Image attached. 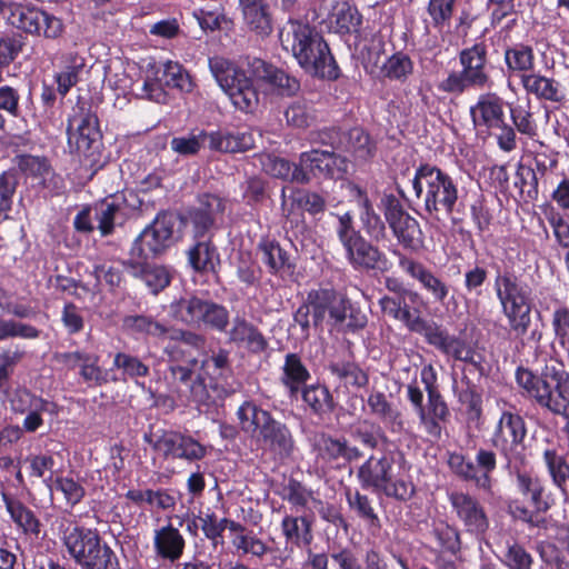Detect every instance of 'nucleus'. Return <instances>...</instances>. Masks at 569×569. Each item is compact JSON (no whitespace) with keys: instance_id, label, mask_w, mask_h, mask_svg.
<instances>
[{"instance_id":"obj_1","label":"nucleus","mask_w":569,"mask_h":569,"mask_svg":"<svg viewBox=\"0 0 569 569\" xmlns=\"http://www.w3.org/2000/svg\"><path fill=\"white\" fill-rule=\"evenodd\" d=\"M280 42L306 72L336 78L335 59L322 36L309 23L290 19L280 30Z\"/></svg>"},{"instance_id":"obj_2","label":"nucleus","mask_w":569,"mask_h":569,"mask_svg":"<svg viewBox=\"0 0 569 569\" xmlns=\"http://www.w3.org/2000/svg\"><path fill=\"white\" fill-rule=\"evenodd\" d=\"M58 533L70 559L81 569H120L116 551L97 528L62 518Z\"/></svg>"},{"instance_id":"obj_3","label":"nucleus","mask_w":569,"mask_h":569,"mask_svg":"<svg viewBox=\"0 0 569 569\" xmlns=\"http://www.w3.org/2000/svg\"><path fill=\"white\" fill-rule=\"evenodd\" d=\"M493 289L510 331L517 338L527 335L533 308L530 286L513 271L505 270L497 272Z\"/></svg>"},{"instance_id":"obj_4","label":"nucleus","mask_w":569,"mask_h":569,"mask_svg":"<svg viewBox=\"0 0 569 569\" xmlns=\"http://www.w3.org/2000/svg\"><path fill=\"white\" fill-rule=\"evenodd\" d=\"M417 198L425 209L437 219L442 214L455 221L452 212L458 201V189L452 178L429 163L420 164L410 180Z\"/></svg>"},{"instance_id":"obj_5","label":"nucleus","mask_w":569,"mask_h":569,"mask_svg":"<svg viewBox=\"0 0 569 569\" xmlns=\"http://www.w3.org/2000/svg\"><path fill=\"white\" fill-rule=\"evenodd\" d=\"M516 487L518 492L528 501L531 508L515 500L509 505V512L513 519L528 526L529 529L546 531L549 520L545 516L553 505V498L547 490L545 482L537 476L527 471L517 470Z\"/></svg>"},{"instance_id":"obj_6","label":"nucleus","mask_w":569,"mask_h":569,"mask_svg":"<svg viewBox=\"0 0 569 569\" xmlns=\"http://www.w3.org/2000/svg\"><path fill=\"white\" fill-rule=\"evenodd\" d=\"M528 425L515 409H503L492 428L490 443L505 460L506 468H516L527 462Z\"/></svg>"},{"instance_id":"obj_7","label":"nucleus","mask_w":569,"mask_h":569,"mask_svg":"<svg viewBox=\"0 0 569 569\" xmlns=\"http://www.w3.org/2000/svg\"><path fill=\"white\" fill-rule=\"evenodd\" d=\"M335 232L343 250L346 261L353 270L382 269L387 263L386 254L373 244L375 241L366 239L355 226L350 211L336 213Z\"/></svg>"},{"instance_id":"obj_8","label":"nucleus","mask_w":569,"mask_h":569,"mask_svg":"<svg viewBox=\"0 0 569 569\" xmlns=\"http://www.w3.org/2000/svg\"><path fill=\"white\" fill-rule=\"evenodd\" d=\"M393 465L392 451L382 452L379 457L370 455L357 471L360 487L365 490L382 492L400 501L410 499L413 487L403 479H395Z\"/></svg>"},{"instance_id":"obj_9","label":"nucleus","mask_w":569,"mask_h":569,"mask_svg":"<svg viewBox=\"0 0 569 569\" xmlns=\"http://www.w3.org/2000/svg\"><path fill=\"white\" fill-rule=\"evenodd\" d=\"M208 64L219 87L238 109L249 112L258 106L259 93L241 68L220 56L209 58Z\"/></svg>"},{"instance_id":"obj_10","label":"nucleus","mask_w":569,"mask_h":569,"mask_svg":"<svg viewBox=\"0 0 569 569\" xmlns=\"http://www.w3.org/2000/svg\"><path fill=\"white\" fill-rule=\"evenodd\" d=\"M461 71H452L439 84V89L447 93L460 94L468 88H485L490 82L487 70V47L476 43L459 53Z\"/></svg>"},{"instance_id":"obj_11","label":"nucleus","mask_w":569,"mask_h":569,"mask_svg":"<svg viewBox=\"0 0 569 569\" xmlns=\"http://www.w3.org/2000/svg\"><path fill=\"white\" fill-rule=\"evenodd\" d=\"M0 13L12 27L29 34L56 39L63 31L59 18L36 6L0 0Z\"/></svg>"},{"instance_id":"obj_12","label":"nucleus","mask_w":569,"mask_h":569,"mask_svg":"<svg viewBox=\"0 0 569 569\" xmlns=\"http://www.w3.org/2000/svg\"><path fill=\"white\" fill-rule=\"evenodd\" d=\"M172 310L182 322L224 332L229 325V311L220 303L196 296L181 298Z\"/></svg>"},{"instance_id":"obj_13","label":"nucleus","mask_w":569,"mask_h":569,"mask_svg":"<svg viewBox=\"0 0 569 569\" xmlns=\"http://www.w3.org/2000/svg\"><path fill=\"white\" fill-rule=\"evenodd\" d=\"M471 116L478 132L482 139H496L497 142H515L513 129L503 121V101L495 93H486L479 97Z\"/></svg>"},{"instance_id":"obj_14","label":"nucleus","mask_w":569,"mask_h":569,"mask_svg":"<svg viewBox=\"0 0 569 569\" xmlns=\"http://www.w3.org/2000/svg\"><path fill=\"white\" fill-rule=\"evenodd\" d=\"M143 440L153 450L162 453L164 459H180L187 462H197L207 456L206 447L190 435L172 430H157L146 432Z\"/></svg>"},{"instance_id":"obj_15","label":"nucleus","mask_w":569,"mask_h":569,"mask_svg":"<svg viewBox=\"0 0 569 569\" xmlns=\"http://www.w3.org/2000/svg\"><path fill=\"white\" fill-rule=\"evenodd\" d=\"M420 300V295L412 290L403 291L400 296H383L379 305L386 316L401 322L409 331L422 335L426 339L437 323L421 317L419 307H416Z\"/></svg>"},{"instance_id":"obj_16","label":"nucleus","mask_w":569,"mask_h":569,"mask_svg":"<svg viewBox=\"0 0 569 569\" xmlns=\"http://www.w3.org/2000/svg\"><path fill=\"white\" fill-rule=\"evenodd\" d=\"M177 219L173 213L159 212L132 243L130 256L157 257L170 248L173 242V231Z\"/></svg>"},{"instance_id":"obj_17","label":"nucleus","mask_w":569,"mask_h":569,"mask_svg":"<svg viewBox=\"0 0 569 569\" xmlns=\"http://www.w3.org/2000/svg\"><path fill=\"white\" fill-rule=\"evenodd\" d=\"M381 203L385 220L398 242L405 249L418 251L423 242L419 222L403 209L395 196H385Z\"/></svg>"},{"instance_id":"obj_18","label":"nucleus","mask_w":569,"mask_h":569,"mask_svg":"<svg viewBox=\"0 0 569 569\" xmlns=\"http://www.w3.org/2000/svg\"><path fill=\"white\" fill-rule=\"evenodd\" d=\"M254 440L279 465L292 461L298 451L290 427L274 417L268 421Z\"/></svg>"},{"instance_id":"obj_19","label":"nucleus","mask_w":569,"mask_h":569,"mask_svg":"<svg viewBox=\"0 0 569 569\" xmlns=\"http://www.w3.org/2000/svg\"><path fill=\"white\" fill-rule=\"evenodd\" d=\"M448 501L466 533L481 539L489 529V519L481 502L469 492L451 491Z\"/></svg>"},{"instance_id":"obj_20","label":"nucleus","mask_w":569,"mask_h":569,"mask_svg":"<svg viewBox=\"0 0 569 569\" xmlns=\"http://www.w3.org/2000/svg\"><path fill=\"white\" fill-rule=\"evenodd\" d=\"M148 259L130 256L122 261V267L127 274L141 281L156 296L170 284L172 276L167 267L148 262Z\"/></svg>"},{"instance_id":"obj_21","label":"nucleus","mask_w":569,"mask_h":569,"mask_svg":"<svg viewBox=\"0 0 569 569\" xmlns=\"http://www.w3.org/2000/svg\"><path fill=\"white\" fill-rule=\"evenodd\" d=\"M427 343L435 347L442 353L453 357L456 360L471 365L476 369H481L482 357L468 345L465 340L450 335L447 329L436 325L432 331L425 339Z\"/></svg>"},{"instance_id":"obj_22","label":"nucleus","mask_w":569,"mask_h":569,"mask_svg":"<svg viewBox=\"0 0 569 569\" xmlns=\"http://www.w3.org/2000/svg\"><path fill=\"white\" fill-rule=\"evenodd\" d=\"M393 254L398 257L399 268L405 273L417 280L436 302H445L449 295V284L446 281L423 263L405 256L399 250H393Z\"/></svg>"},{"instance_id":"obj_23","label":"nucleus","mask_w":569,"mask_h":569,"mask_svg":"<svg viewBox=\"0 0 569 569\" xmlns=\"http://www.w3.org/2000/svg\"><path fill=\"white\" fill-rule=\"evenodd\" d=\"M226 210V200L214 193L198 196L197 206L190 211V220L194 238H204L210 234L216 222L222 219Z\"/></svg>"},{"instance_id":"obj_24","label":"nucleus","mask_w":569,"mask_h":569,"mask_svg":"<svg viewBox=\"0 0 569 569\" xmlns=\"http://www.w3.org/2000/svg\"><path fill=\"white\" fill-rule=\"evenodd\" d=\"M547 378L549 379L548 389L541 398L540 406L563 417L569 425V372L562 365L556 363Z\"/></svg>"},{"instance_id":"obj_25","label":"nucleus","mask_w":569,"mask_h":569,"mask_svg":"<svg viewBox=\"0 0 569 569\" xmlns=\"http://www.w3.org/2000/svg\"><path fill=\"white\" fill-rule=\"evenodd\" d=\"M257 254L271 276L286 279L293 274L296 264L290 253L276 239L262 237L257 244Z\"/></svg>"},{"instance_id":"obj_26","label":"nucleus","mask_w":569,"mask_h":569,"mask_svg":"<svg viewBox=\"0 0 569 569\" xmlns=\"http://www.w3.org/2000/svg\"><path fill=\"white\" fill-rule=\"evenodd\" d=\"M249 71L252 77L270 86L280 96L292 97L300 90L297 78L264 60L252 59L249 62Z\"/></svg>"},{"instance_id":"obj_27","label":"nucleus","mask_w":569,"mask_h":569,"mask_svg":"<svg viewBox=\"0 0 569 569\" xmlns=\"http://www.w3.org/2000/svg\"><path fill=\"white\" fill-rule=\"evenodd\" d=\"M186 546V538L171 521L153 530V551L163 561L178 563L184 553Z\"/></svg>"},{"instance_id":"obj_28","label":"nucleus","mask_w":569,"mask_h":569,"mask_svg":"<svg viewBox=\"0 0 569 569\" xmlns=\"http://www.w3.org/2000/svg\"><path fill=\"white\" fill-rule=\"evenodd\" d=\"M263 134L260 129L241 127L236 131L213 130L210 126L207 128H193L187 138H173L171 142H254L262 140Z\"/></svg>"},{"instance_id":"obj_29","label":"nucleus","mask_w":569,"mask_h":569,"mask_svg":"<svg viewBox=\"0 0 569 569\" xmlns=\"http://www.w3.org/2000/svg\"><path fill=\"white\" fill-rule=\"evenodd\" d=\"M188 401L194 403L199 412L213 413L218 407L222 405L229 395V388L222 382L209 383L197 376L196 380L190 385Z\"/></svg>"},{"instance_id":"obj_30","label":"nucleus","mask_w":569,"mask_h":569,"mask_svg":"<svg viewBox=\"0 0 569 569\" xmlns=\"http://www.w3.org/2000/svg\"><path fill=\"white\" fill-rule=\"evenodd\" d=\"M423 431L433 440H440L445 423L449 420V407L440 393L427 396V403L417 415Z\"/></svg>"},{"instance_id":"obj_31","label":"nucleus","mask_w":569,"mask_h":569,"mask_svg":"<svg viewBox=\"0 0 569 569\" xmlns=\"http://www.w3.org/2000/svg\"><path fill=\"white\" fill-rule=\"evenodd\" d=\"M300 167L311 176H325L335 178L337 173H342L347 170V164L343 158L337 156L333 151H319L311 150L303 152L300 157Z\"/></svg>"},{"instance_id":"obj_32","label":"nucleus","mask_w":569,"mask_h":569,"mask_svg":"<svg viewBox=\"0 0 569 569\" xmlns=\"http://www.w3.org/2000/svg\"><path fill=\"white\" fill-rule=\"evenodd\" d=\"M258 160L262 170L273 177L283 181L308 183L311 179L305 168L299 164H291L287 159L278 157L273 153H261Z\"/></svg>"},{"instance_id":"obj_33","label":"nucleus","mask_w":569,"mask_h":569,"mask_svg":"<svg viewBox=\"0 0 569 569\" xmlns=\"http://www.w3.org/2000/svg\"><path fill=\"white\" fill-rule=\"evenodd\" d=\"M74 171H83L92 178L107 162L103 144H68Z\"/></svg>"},{"instance_id":"obj_34","label":"nucleus","mask_w":569,"mask_h":569,"mask_svg":"<svg viewBox=\"0 0 569 569\" xmlns=\"http://www.w3.org/2000/svg\"><path fill=\"white\" fill-rule=\"evenodd\" d=\"M1 499L16 527L27 536L39 538L41 522L36 513L22 501L6 492L1 493Z\"/></svg>"},{"instance_id":"obj_35","label":"nucleus","mask_w":569,"mask_h":569,"mask_svg":"<svg viewBox=\"0 0 569 569\" xmlns=\"http://www.w3.org/2000/svg\"><path fill=\"white\" fill-rule=\"evenodd\" d=\"M228 335L230 341L244 343L251 353H262L269 347V342L262 332L243 317L237 316L233 318Z\"/></svg>"},{"instance_id":"obj_36","label":"nucleus","mask_w":569,"mask_h":569,"mask_svg":"<svg viewBox=\"0 0 569 569\" xmlns=\"http://www.w3.org/2000/svg\"><path fill=\"white\" fill-rule=\"evenodd\" d=\"M123 330L132 338L164 340L170 333V328L157 321L151 316L130 315L122 320Z\"/></svg>"},{"instance_id":"obj_37","label":"nucleus","mask_w":569,"mask_h":569,"mask_svg":"<svg viewBox=\"0 0 569 569\" xmlns=\"http://www.w3.org/2000/svg\"><path fill=\"white\" fill-rule=\"evenodd\" d=\"M310 377L309 370L298 353L289 352L286 355L280 380L291 399L298 397Z\"/></svg>"},{"instance_id":"obj_38","label":"nucleus","mask_w":569,"mask_h":569,"mask_svg":"<svg viewBox=\"0 0 569 569\" xmlns=\"http://www.w3.org/2000/svg\"><path fill=\"white\" fill-rule=\"evenodd\" d=\"M69 142H99L102 139V132L99 127V120L90 111L81 110L72 116L68 123Z\"/></svg>"},{"instance_id":"obj_39","label":"nucleus","mask_w":569,"mask_h":569,"mask_svg":"<svg viewBox=\"0 0 569 569\" xmlns=\"http://www.w3.org/2000/svg\"><path fill=\"white\" fill-rule=\"evenodd\" d=\"M318 450L319 456L329 462H352L363 456L358 447L350 445L345 438H333L330 436L321 437Z\"/></svg>"},{"instance_id":"obj_40","label":"nucleus","mask_w":569,"mask_h":569,"mask_svg":"<svg viewBox=\"0 0 569 569\" xmlns=\"http://www.w3.org/2000/svg\"><path fill=\"white\" fill-rule=\"evenodd\" d=\"M367 405L370 413L379 418L391 432L402 431L403 421L401 412L387 399L383 392L372 391L368 396Z\"/></svg>"},{"instance_id":"obj_41","label":"nucleus","mask_w":569,"mask_h":569,"mask_svg":"<svg viewBox=\"0 0 569 569\" xmlns=\"http://www.w3.org/2000/svg\"><path fill=\"white\" fill-rule=\"evenodd\" d=\"M280 529L286 543L291 547L309 546L313 539L311 521L305 516L286 515Z\"/></svg>"},{"instance_id":"obj_42","label":"nucleus","mask_w":569,"mask_h":569,"mask_svg":"<svg viewBox=\"0 0 569 569\" xmlns=\"http://www.w3.org/2000/svg\"><path fill=\"white\" fill-rule=\"evenodd\" d=\"M239 4L251 30L261 36L272 31V19L266 0H239Z\"/></svg>"},{"instance_id":"obj_43","label":"nucleus","mask_w":569,"mask_h":569,"mask_svg":"<svg viewBox=\"0 0 569 569\" xmlns=\"http://www.w3.org/2000/svg\"><path fill=\"white\" fill-rule=\"evenodd\" d=\"M526 91L540 100L562 102L565 92L558 81L539 73H528L521 77Z\"/></svg>"},{"instance_id":"obj_44","label":"nucleus","mask_w":569,"mask_h":569,"mask_svg":"<svg viewBox=\"0 0 569 569\" xmlns=\"http://www.w3.org/2000/svg\"><path fill=\"white\" fill-rule=\"evenodd\" d=\"M236 416L239 420L241 430L247 433H251L253 439L273 417L269 410L263 409L253 400L243 401L237 409Z\"/></svg>"},{"instance_id":"obj_45","label":"nucleus","mask_w":569,"mask_h":569,"mask_svg":"<svg viewBox=\"0 0 569 569\" xmlns=\"http://www.w3.org/2000/svg\"><path fill=\"white\" fill-rule=\"evenodd\" d=\"M556 363L546 365L539 376L523 367H518L516 370L515 376L518 387L521 388L528 397L533 398L539 406L543 393L548 389L549 379L547 376L551 373Z\"/></svg>"},{"instance_id":"obj_46","label":"nucleus","mask_w":569,"mask_h":569,"mask_svg":"<svg viewBox=\"0 0 569 569\" xmlns=\"http://www.w3.org/2000/svg\"><path fill=\"white\" fill-rule=\"evenodd\" d=\"M188 261L196 271H214L220 260L209 234L204 238H196V243L188 250Z\"/></svg>"},{"instance_id":"obj_47","label":"nucleus","mask_w":569,"mask_h":569,"mask_svg":"<svg viewBox=\"0 0 569 569\" xmlns=\"http://www.w3.org/2000/svg\"><path fill=\"white\" fill-rule=\"evenodd\" d=\"M330 24L338 33L358 32L362 17L358 9L347 1H336L329 13Z\"/></svg>"},{"instance_id":"obj_48","label":"nucleus","mask_w":569,"mask_h":569,"mask_svg":"<svg viewBox=\"0 0 569 569\" xmlns=\"http://www.w3.org/2000/svg\"><path fill=\"white\" fill-rule=\"evenodd\" d=\"M497 450L479 448L475 455L476 488L491 493L493 488L492 473L497 469Z\"/></svg>"},{"instance_id":"obj_49","label":"nucleus","mask_w":569,"mask_h":569,"mask_svg":"<svg viewBox=\"0 0 569 569\" xmlns=\"http://www.w3.org/2000/svg\"><path fill=\"white\" fill-rule=\"evenodd\" d=\"M299 393H301L302 401L310 411L320 418L331 413L335 409L333 397L323 385H306Z\"/></svg>"},{"instance_id":"obj_50","label":"nucleus","mask_w":569,"mask_h":569,"mask_svg":"<svg viewBox=\"0 0 569 569\" xmlns=\"http://www.w3.org/2000/svg\"><path fill=\"white\" fill-rule=\"evenodd\" d=\"M328 370L346 386L350 385L360 388L368 383L367 373L351 359V357L335 358L330 360L328 363Z\"/></svg>"},{"instance_id":"obj_51","label":"nucleus","mask_w":569,"mask_h":569,"mask_svg":"<svg viewBox=\"0 0 569 569\" xmlns=\"http://www.w3.org/2000/svg\"><path fill=\"white\" fill-rule=\"evenodd\" d=\"M542 461L552 483L566 492L569 481V463L566 457L555 447H548L542 452Z\"/></svg>"},{"instance_id":"obj_52","label":"nucleus","mask_w":569,"mask_h":569,"mask_svg":"<svg viewBox=\"0 0 569 569\" xmlns=\"http://www.w3.org/2000/svg\"><path fill=\"white\" fill-rule=\"evenodd\" d=\"M124 207L114 199H107L96 208V220L102 237L113 232L116 224L123 222Z\"/></svg>"},{"instance_id":"obj_53","label":"nucleus","mask_w":569,"mask_h":569,"mask_svg":"<svg viewBox=\"0 0 569 569\" xmlns=\"http://www.w3.org/2000/svg\"><path fill=\"white\" fill-rule=\"evenodd\" d=\"M202 369L209 377V380L222 382L229 388L228 379L232 376L229 351L224 349L212 351V353L202 361Z\"/></svg>"},{"instance_id":"obj_54","label":"nucleus","mask_w":569,"mask_h":569,"mask_svg":"<svg viewBox=\"0 0 569 569\" xmlns=\"http://www.w3.org/2000/svg\"><path fill=\"white\" fill-rule=\"evenodd\" d=\"M431 535L441 552L450 556H457L460 552V532L453 525L445 520L437 521L432 525Z\"/></svg>"},{"instance_id":"obj_55","label":"nucleus","mask_w":569,"mask_h":569,"mask_svg":"<svg viewBox=\"0 0 569 569\" xmlns=\"http://www.w3.org/2000/svg\"><path fill=\"white\" fill-rule=\"evenodd\" d=\"M515 187L519 190L520 198L525 202H533L538 199V178L532 164L520 162L517 167Z\"/></svg>"},{"instance_id":"obj_56","label":"nucleus","mask_w":569,"mask_h":569,"mask_svg":"<svg viewBox=\"0 0 569 569\" xmlns=\"http://www.w3.org/2000/svg\"><path fill=\"white\" fill-rule=\"evenodd\" d=\"M44 485L50 491H60L64 497L66 505L70 508L78 505L86 493L81 483L70 477L59 476L53 480L52 475H50L48 479H44Z\"/></svg>"},{"instance_id":"obj_57","label":"nucleus","mask_w":569,"mask_h":569,"mask_svg":"<svg viewBox=\"0 0 569 569\" xmlns=\"http://www.w3.org/2000/svg\"><path fill=\"white\" fill-rule=\"evenodd\" d=\"M167 339L172 341V343L166 347V351L172 360L177 359L179 353L188 352V348L201 349L204 345L203 337L191 331L170 329Z\"/></svg>"},{"instance_id":"obj_58","label":"nucleus","mask_w":569,"mask_h":569,"mask_svg":"<svg viewBox=\"0 0 569 569\" xmlns=\"http://www.w3.org/2000/svg\"><path fill=\"white\" fill-rule=\"evenodd\" d=\"M500 562L507 569H532L535 559L520 542L507 541Z\"/></svg>"},{"instance_id":"obj_59","label":"nucleus","mask_w":569,"mask_h":569,"mask_svg":"<svg viewBox=\"0 0 569 569\" xmlns=\"http://www.w3.org/2000/svg\"><path fill=\"white\" fill-rule=\"evenodd\" d=\"M112 367L121 370L123 380H137L149 375L150 369L139 357L127 353L117 352L113 357Z\"/></svg>"},{"instance_id":"obj_60","label":"nucleus","mask_w":569,"mask_h":569,"mask_svg":"<svg viewBox=\"0 0 569 569\" xmlns=\"http://www.w3.org/2000/svg\"><path fill=\"white\" fill-rule=\"evenodd\" d=\"M332 299V289L311 290L308 293L306 302L310 306L312 323L316 328L321 327L327 316L329 317Z\"/></svg>"},{"instance_id":"obj_61","label":"nucleus","mask_w":569,"mask_h":569,"mask_svg":"<svg viewBox=\"0 0 569 569\" xmlns=\"http://www.w3.org/2000/svg\"><path fill=\"white\" fill-rule=\"evenodd\" d=\"M346 500L349 508L356 512V515L362 519L369 527L380 528V519L372 507V502L367 495H363L356 490L353 493L348 490L346 493Z\"/></svg>"},{"instance_id":"obj_62","label":"nucleus","mask_w":569,"mask_h":569,"mask_svg":"<svg viewBox=\"0 0 569 569\" xmlns=\"http://www.w3.org/2000/svg\"><path fill=\"white\" fill-rule=\"evenodd\" d=\"M505 61L511 72H528L535 64L533 50L530 46L517 43L505 51Z\"/></svg>"},{"instance_id":"obj_63","label":"nucleus","mask_w":569,"mask_h":569,"mask_svg":"<svg viewBox=\"0 0 569 569\" xmlns=\"http://www.w3.org/2000/svg\"><path fill=\"white\" fill-rule=\"evenodd\" d=\"M236 274L247 288L258 287L262 278V269L249 252H240L236 260Z\"/></svg>"},{"instance_id":"obj_64","label":"nucleus","mask_w":569,"mask_h":569,"mask_svg":"<svg viewBox=\"0 0 569 569\" xmlns=\"http://www.w3.org/2000/svg\"><path fill=\"white\" fill-rule=\"evenodd\" d=\"M381 72L390 80L406 81L413 72V62L408 54L399 51L383 62Z\"/></svg>"}]
</instances>
